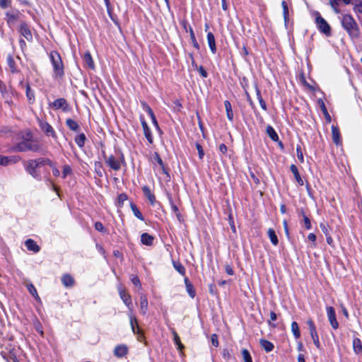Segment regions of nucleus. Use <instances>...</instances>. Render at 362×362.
Masks as SVG:
<instances>
[{"mask_svg": "<svg viewBox=\"0 0 362 362\" xmlns=\"http://www.w3.org/2000/svg\"><path fill=\"white\" fill-rule=\"evenodd\" d=\"M103 156L105 158L106 164L114 170H119L121 168L120 162L117 160L114 156L111 155L108 157L105 156V152H103Z\"/></svg>", "mask_w": 362, "mask_h": 362, "instance_id": "13", "label": "nucleus"}, {"mask_svg": "<svg viewBox=\"0 0 362 362\" xmlns=\"http://www.w3.org/2000/svg\"><path fill=\"white\" fill-rule=\"evenodd\" d=\"M211 344L214 346L218 347L219 345L218 340V336L216 334H213L211 337Z\"/></svg>", "mask_w": 362, "mask_h": 362, "instance_id": "62", "label": "nucleus"}, {"mask_svg": "<svg viewBox=\"0 0 362 362\" xmlns=\"http://www.w3.org/2000/svg\"><path fill=\"white\" fill-rule=\"evenodd\" d=\"M153 237L147 233H144L141 235V242L143 245L150 246L153 244Z\"/></svg>", "mask_w": 362, "mask_h": 362, "instance_id": "28", "label": "nucleus"}, {"mask_svg": "<svg viewBox=\"0 0 362 362\" xmlns=\"http://www.w3.org/2000/svg\"><path fill=\"white\" fill-rule=\"evenodd\" d=\"M37 168H39V166L35 159L29 160L25 165V171L33 178L40 180L42 177L40 173L37 170Z\"/></svg>", "mask_w": 362, "mask_h": 362, "instance_id": "5", "label": "nucleus"}, {"mask_svg": "<svg viewBox=\"0 0 362 362\" xmlns=\"http://www.w3.org/2000/svg\"><path fill=\"white\" fill-rule=\"evenodd\" d=\"M296 153H297V157H298V160H300V162L303 163L304 157H303V151H302V149H301V147L300 145H297Z\"/></svg>", "mask_w": 362, "mask_h": 362, "instance_id": "57", "label": "nucleus"}, {"mask_svg": "<svg viewBox=\"0 0 362 362\" xmlns=\"http://www.w3.org/2000/svg\"><path fill=\"white\" fill-rule=\"evenodd\" d=\"M36 162H37V165L39 167L43 166L45 165H49V167H54V163L49 158H39L35 159Z\"/></svg>", "mask_w": 362, "mask_h": 362, "instance_id": "42", "label": "nucleus"}, {"mask_svg": "<svg viewBox=\"0 0 362 362\" xmlns=\"http://www.w3.org/2000/svg\"><path fill=\"white\" fill-rule=\"evenodd\" d=\"M306 323L308 326L310 334L313 340V343H314L315 346L318 349H321V344L320 342L319 336L317 332L316 327H315L314 322L311 319H309L307 320Z\"/></svg>", "mask_w": 362, "mask_h": 362, "instance_id": "6", "label": "nucleus"}, {"mask_svg": "<svg viewBox=\"0 0 362 362\" xmlns=\"http://www.w3.org/2000/svg\"><path fill=\"white\" fill-rule=\"evenodd\" d=\"M117 290H118L119 297L122 299V300L123 301V303L127 307L129 312H132L133 304H132L131 296L129 293H126V291H124V289L123 288V287L121 284L118 285Z\"/></svg>", "mask_w": 362, "mask_h": 362, "instance_id": "7", "label": "nucleus"}, {"mask_svg": "<svg viewBox=\"0 0 362 362\" xmlns=\"http://www.w3.org/2000/svg\"><path fill=\"white\" fill-rule=\"evenodd\" d=\"M50 105L54 110L62 109L64 112H69L71 110L66 100L62 98L56 99Z\"/></svg>", "mask_w": 362, "mask_h": 362, "instance_id": "11", "label": "nucleus"}, {"mask_svg": "<svg viewBox=\"0 0 362 362\" xmlns=\"http://www.w3.org/2000/svg\"><path fill=\"white\" fill-rule=\"evenodd\" d=\"M19 160V157L16 156H5L0 155V165L7 166L10 164L16 163Z\"/></svg>", "mask_w": 362, "mask_h": 362, "instance_id": "17", "label": "nucleus"}, {"mask_svg": "<svg viewBox=\"0 0 362 362\" xmlns=\"http://www.w3.org/2000/svg\"><path fill=\"white\" fill-rule=\"evenodd\" d=\"M83 62L88 66V68L93 70L95 69V64L90 52H87L83 55Z\"/></svg>", "mask_w": 362, "mask_h": 362, "instance_id": "30", "label": "nucleus"}, {"mask_svg": "<svg viewBox=\"0 0 362 362\" xmlns=\"http://www.w3.org/2000/svg\"><path fill=\"white\" fill-rule=\"evenodd\" d=\"M141 106L143 110L150 116L151 122L153 126L155 127L156 129L160 134H163V132L159 127L158 122L151 107L146 102H141Z\"/></svg>", "mask_w": 362, "mask_h": 362, "instance_id": "9", "label": "nucleus"}, {"mask_svg": "<svg viewBox=\"0 0 362 362\" xmlns=\"http://www.w3.org/2000/svg\"><path fill=\"white\" fill-rule=\"evenodd\" d=\"M25 245L28 250L37 253L40 252V247L36 243V242L33 239H27L25 241Z\"/></svg>", "mask_w": 362, "mask_h": 362, "instance_id": "18", "label": "nucleus"}, {"mask_svg": "<svg viewBox=\"0 0 362 362\" xmlns=\"http://www.w3.org/2000/svg\"><path fill=\"white\" fill-rule=\"evenodd\" d=\"M66 124L69 127V129L71 131L78 132L79 131V125L78 123L74 119L69 118L66 120Z\"/></svg>", "mask_w": 362, "mask_h": 362, "instance_id": "35", "label": "nucleus"}, {"mask_svg": "<svg viewBox=\"0 0 362 362\" xmlns=\"http://www.w3.org/2000/svg\"><path fill=\"white\" fill-rule=\"evenodd\" d=\"M153 159L160 166V168H162L163 173L164 174L167 175L168 177H170L169 173H168V170L166 169V168L165 167L164 163L158 153H157V152L154 153Z\"/></svg>", "mask_w": 362, "mask_h": 362, "instance_id": "26", "label": "nucleus"}, {"mask_svg": "<svg viewBox=\"0 0 362 362\" xmlns=\"http://www.w3.org/2000/svg\"><path fill=\"white\" fill-rule=\"evenodd\" d=\"M180 23H181L183 29L186 32H189V36H190V39H191L192 43L193 45V47L196 49L199 50L200 49V46H199V43L197 42V41L196 40V37H195L193 28L191 27L190 25H189V23H187V20H182L180 22Z\"/></svg>", "mask_w": 362, "mask_h": 362, "instance_id": "8", "label": "nucleus"}, {"mask_svg": "<svg viewBox=\"0 0 362 362\" xmlns=\"http://www.w3.org/2000/svg\"><path fill=\"white\" fill-rule=\"evenodd\" d=\"M320 228L325 236L330 235L329 234L330 228L327 223H320Z\"/></svg>", "mask_w": 362, "mask_h": 362, "instance_id": "52", "label": "nucleus"}, {"mask_svg": "<svg viewBox=\"0 0 362 362\" xmlns=\"http://www.w3.org/2000/svg\"><path fill=\"white\" fill-rule=\"evenodd\" d=\"M267 135L269 136V138L274 141H279V136L277 133L276 132L275 129L271 126L268 125L266 129Z\"/></svg>", "mask_w": 362, "mask_h": 362, "instance_id": "33", "label": "nucleus"}, {"mask_svg": "<svg viewBox=\"0 0 362 362\" xmlns=\"http://www.w3.org/2000/svg\"><path fill=\"white\" fill-rule=\"evenodd\" d=\"M19 32L28 41L33 40L31 30L25 22H22L20 24Z\"/></svg>", "mask_w": 362, "mask_h": 362, "instance_id": "14", "label": "nucleus"}, {"mask_svg": "<svg viewBox=\"0 0 362 362\" xmlns=\"http://www.w3.org/2000/svg\"><path fill=\"white\" fill-rule=\"evenodd\" d=\"M268 236L270 239L271 243L274 245H277L279 243V239L276 234L275 230L273 228H269L267 231Z\"/></svg>", "mask_w": 362, "mask_h": 362, "instance_id": "38", "label": "nucleus"}, {"mask_svg": "<svg viewBox=\"0 0 362 362\" xmlns=\"http://www.w3.org/2000/svg\"><path fill=\"white\" fill-rule=\"evenodd\" d=\"M328 320L334 329L339 327V323L336 317L335 309L332 306L326 308Z\"/></svg>", "mask_w": 362, "mask_h": 362, "instance_id": "12", "label": "nucleus"}, {"mask_svg": "<svg viewBox=\"0 0 362 362\" xmlns=\"http://www.w3.org/2000/svg\"><path fill=\"white\" fill-rule=\"evenodd\" d=\"M128 196L125 193H121L118 195L116 206L117 208H122L124 205V202L127 200Z\"/></svg>", "mask_w": 362, "mask_h": 362, "instance_id": "45", "label": "nucleus"}, {"mask_svg": "<svg viewBox=\"0 0 362 362\" xmlns=\"http://www.w3.org/2000/svg\"><path fill=\"white\" fill-rule=\"evenodd\" d=\"M332 136L333 142L336 145H339L341 144V136L338 127L335 125H332Z\"/></svg>", "mask_w": 362, "mask_h": 362, "instance_id": "23", "label": "nucleus"}, {"mask_svg": "<svg viewBox=\"0 0 362 362\" xmlns=\"http://www.w3.org/2000/svg\"><path fill=\"white\" fill-rule=\"evenodd\" d=\"M224 106L226 108V116L229 121L233 122V112L232 110V106L228 100L224 101Z\"/></svg>", "mask_w": 362, "mask_h": 362, "instance_id": "32", "label": "nucleus"}, {"mask_svg": "<svg viewBox=\"0 0 362 362\" xmlns=\"http://www.w3.org/2000/svg\"><path fill=\"white\" fill-rule=\"evenodd\" d=\"M207 41L210 50L213 54H215L217 51L215 37L211 32L207 33Z\"/></svg>", "mask_w": 362, "mask_h": 362, "instance_id": "21", "label": "nucleus"}, {"mask_svg": "<svg viewBox=\"0 0 362 362\" xmlns=\"http://www.w3.org/2000/svg\"><path fill=\"white\" fill-rule=\"evenodd\" d=\"M39 127L41 130L45 133V134L47 136H52V138H56V132L53 127L46 121L43 119L38 120Z\"/></svg>", "mask_w": 362, "mask_h": 362, "instance_id": "10", "label": "nucleus"}, {"mask_svg": "<svg viewBox=\"0 0 362 362\" xmlns=\"http://www.w3.org/2000/svg\"><path fill=\"white\" fill-rule=\"evenodd\" d=\"M185 284L188 295L192 298H194L196 295L195 290L194 289L192 284L189 281L187 276L185 277Z\"/></svg>", "mask_w": 362, "mask_h": 362, "instance_id": "27", "label": "nucleus"}, {"mask_svg": "<svg viewBox=\"0 0 362 362\" xmlns=\"http://www.w3.org/2000/svg\"><path fill=\"white\" fill-rule=\"evenodd\" d=\"M21 140L15 143L11 147L13 152L33 151L39 153L42 150V146L33 141V135L30 131L21 132L19 134Z\"/></svg>", "mask_w": 362, "mask_h": 362, "instance_id": "1", "label": "nucleus"}, {"mask_svg": "<svg viewBox=\"0 0 362 362\" xmlns=\"http://www.w3.org/2000/svg\"><path fill=\"white\" fill-rule=\"evenodd\" d=\"M71 173H72L71 168L69 165H65L63 167V170H62V177H63V178H66V177L68 175H70Z\"/></svg>", "mask_w": 362, "mask_h": 362, "instance_id": "55", "label": "nucleus"}, {"mask_svg": "<svg viewBox=\"0 0 362 362\" xmlns=\"http://www.w3.org/2000/svg\"><path fill=\"white\" fill-rule=\"evenodd\" d=\"M130 207H131V209H132L134 215L137 218H139L141 221H144V216L142 215V214L141 213V211H139V209H138L136 205L134 203H133L132 202H130Z\"/></svg>", "mask_w": 362, "mask_h": 362, "instance_id": "39", "label": "nucleus"}, {"mask_svg": "<svg viewBox=\"0 0 362 362\" xmlns=\"http://www.w3.org/2000/svg\"><path fill=\"white\" fill-rule=\"evenodd\" d=\"M33 325L36 332L39 333L40 336L43 337L44 332L41 322L37 319H36L33 322Z\"/></svg>", "mask_w": 362, "mask_h": 362, "instance_id": "49", "label": "nucleus"}, {"mask_svg": "<svg viewBox=\"0 0 362 362\" xmlns=\"http://www.w3.org/2000/svg\"><path fill=\"white\" fill-rule=\"evenodd\" d=\"M242 355L245 362H252L251 355L248 350L244 349L242 350Z\"/></svg>", "mask_w": 362, "mask_h": 362, "instance_id": "53", "label": "nucleus"}, {"mask_svg": "<svg viewBox=\"0 0 362 362\" xmlns=\"http://www.w3.org/2000/svg\"><path fill=\"white\" fill-rule=\"evenodd\" d=\"M353 349L356 354H362V342L359 338L355 337L353 339Z\"/></svg>", "mask_w": 362, "mask_h": 362, "instance_id": "25", "label": "nucleus"}, {"mask_svg": "<svg viewBox=\"0 0 362 362\" xmlns=\"http://www.w3.org/2000/svg\"><path fill=\"white\" fill-rule=\"evenodd\" d=\"M107 8V14H108V16L110 17V18L111 19V21L116 25H117L119 28H120L119 26V23L118 22V20H117V18L115 15L113 14V11H112V6H110V7H106Z\"/></svg>", "mask_w": 362, "mask_h": 362, "instance_id": "47", "label": "nucleus"}, {"mask_svg": "<svg viewBox=\"0 0 362 362\" xmlns=\"http://www.w3.org/2000/svg\"><path fill=\"white\" fill-rule=\"evenodd\" d=\"M354 10L356 13H362V2L356 4L354 8Z\"/></svg>", "mask_w": 362, "mask_h": 362, "instance_id": "64", "label": "nucleus"}, {"mask_svg": "<svg viewBox=\"0 0 362 362\" xmlns=\"http://www.w3.org/2000/svg\"><path fill=\"white\" fill-rule=\"evenodd\" d=\"M316 238H316V235L315 233H311L308 234V240L309 241L313 242V247L316 246V243H315Z\"/></svg>", "mask_w": 362, "mask_h": 362, "instance_id": "63", "label": "nucleus"}, {"mask_svg": "<svg viewBox=\"0 0 362 362\" xmlns=\"http://www.w3.org/2000/svg\"><path fill=\"white\" fill-rule=\"evenodd\" d=\"M290 170L291 171V173L293 174V176H294V178L296 180V181L297 182V183L300 185V186H302L304 185V182L299 173V171L298 170V168L296 165L294 164H292L291 166H290Z\"/></svg>", "mask_w": 362, "mask_h": 362, "instance_id": "22", "label": "nucleus"}, {"mask_svg": "<svg viewBox=\"0 0 362 362\" xmlns=\"http://www.w3.org/2000/svg\"><path fill=\"white\" fill-rule=\"evenodd\" d=\"M342 28L346 31L351 39H358L360 36V28L355 19L349 14L343 15L341 19Z\"/></svg>", "mask_w": 362, "mask_h": 362, "instance_id": "2", "label": "nucleus"}, {"mask_svg": "<svg viewBox=\"0 0 362 362\" xmlns=\"http://www.w3.org/2000/svg\"><path fill=\"white\" fill-rule=\"evenodd\" d=\"M27 288L30 295H32L38 303H41V299L37 294V290L34 285L33 284H29L27 285Z\"/></svg>", "mask_w": 362, "mask_h": 362, "instance_id": "34", "label": "nucleus"}, {"mask_svg": "<svg viewBox=\"0 0 362 362\" xmlns=\"http://www.w3.org/2000/svg\"><path fill=\"white\" fill-rule=\"evenodd\" d=\"M142 192L144 196L148 199L151 206H154L156 204V197L153 193L151 192L149 187L145 185L142 187Z\"/></svg>", "mask_w": 362, "mask_h": 362, "instance_id": "19", "label": "nucleus"}, {"mask_svg": "<svg viewBox=\"0 0 362 362\" xmlns=\"http://www.w3.org/2000/svg\"><path fill=\"white\" fill-rule=\"evenodd\" d=\"M62 283L65 287H72L74 285L75 281L72 276L65 274L62 276Z\"/></svg>", "mask_w": 362, "mask_h": 362, "instance_id": "24", "label": "nucleus"}, {"mask_svg": "<svg viewBox=\"0 0 362 362\" xmlns=\"http://www.w3.org/2000/svg\"><path fill=\"white\" fill-rule=\"evenodd\" d=\"M339 0H329V4L335 13H339V9L338 8Z\"/></svg>", "mask_w": 362, "mask_h": 362, "instance_id": "58", "label": "nucleus"}, {"mask_svg": "<svg viewBox=\"0 0 362 362\" xmlns=\"http://www.w3.org/2000/svg\"><path fill=\"white\" fill-rule=\"evenodd\" d=\"M259 344L266 352H271L274 348V344L271 341L264 339H261L259 340Z\"/></svg>", "mask_w": 362, "mask_h": 362, "instance_id": "29", "label": "nucleus"}, {"mask_svg": "<svg viewBox=\"0 0 362 362\" xmlns=\"http://www.w3.org/2000/svg\"><path fill=\"white\" fill-rule=\"evenodd\" d=\"M74 141L79 148H83L85 146L86 136L85 134L81 133L75 137Z\"/></svg>", "mask_w": 362, "mask_h": 362, "instance_id": "36", "label": "nucleus"}, {"mask_svg": "<svg viewBox=\"0 0 362 362\" xmlns=\"http://www.w3.org/2000/svg\"><path fill=\"white\" fill-rule=\"evenodd\" d=\"M7 64L13 73L18 72V69L16 65V62L11 54H8L6 58Z\"/></svg>", "mask_w": 362, "mask_h": 362, "instance_id": "31", "label": "nucleus"}, {"mask_svg": "<svg viewBox=\"0 0 362 362\" xmlns=\"http://www.w3.org/2000/svg\"><path fill=\"white\" fill-rule=\"evenodd\" d=\"M49 57L55 78H62L64 75V67L61 56L57 51H51Z\"/></svg>", "mask_w": 362, "mask_h": 362, "instance_id": "3", "label": "nucleus"}, {"mask_svg": "<svg viewBox=\"0 0 362 362\" xmlns=\"http://www.w3.org/2000/svg\"><path fill=\"white\" fill-rule=\"evenodd\" d=\"M16 349L11 345H9V348L8 349V353L4 351H1V355L4 358H5L7 361L12 360L13 362H19L16 356Z\"/></svg>", "mask_w": 362, "mask_h": 362, "instance_id": "15", "label": "nucleus"}, {"mask_svg": "<svg viewBox=\"0 0 362 362\" xmlns=\"http://www.w3.org/2000/svg\"><path fill=\"white\" fill-rule=\"evenodd\" d=\"M291 332L295 339H298L300 337V332L299 329L298 324L296 321H293L291 323Z\"/></svg>", "mask_w": 362, "mask_h": 362, "instance_id": "43", "label": "nucleus"}, {"mask_svg": "<svg viewBox=\"0 0 362 362\" xmlns=\"http://www.w3.org/2000/svg\"><path fill=\"white\" fill-rule=\"evenodd\" d=\"M300 214L303 216V221H304V224H305V228L307 230H310L312 228V225H311V222H310V218H308V216L305 215V214L304 213L303 209L300 210Z\"/></svg>", "mask_w": 362, "mask_h": 362, "instance_id": "48", "label": "nucleus"}, {"mask_svg": "<svg viewBox=\"0 0 362 362\" xmlns=\"http://www.w3.org/2000/svg\"><path fill=\"white\" fill-rule=\"evenodd\" d=\"M166 195H167V198L169 202V204L170 205L172 211L174 214H177V212H180L178 207L175 204V203L173 202L172 194L170 192H167Z\"/></svg>", "mask_w": 362, "mask_h": 362, "instance_id": "46", "label": "nucleus"}, {"mask_svg": "<svg viewBox=\"0 0 362 362\" xmlns=\"http://www.w3.org/2000/svg\"><path fill=\"white\" fill-rule=\"evenodd\" d=\"M144 134L148 142L152 144L153 143V136L150 127L144 130Z\"/></svg>", "mask_w": 362, "mask_h": 362, "instance_id": "50", "label": "nucleus"}, {"mask_svg": "<svg viewBox=\"0 0 362 362\" xmlns=\"http://www.w3.org/2000/svg\"><path fill=\"white\" fill-rule=\"evenodd\" d=\"M174 269L182 276H185L186 269L179 261H173Z\"/></svg>", "mask_w": 362, "mask_h": 362, "instance_id": "40", "label": "nucleus"}, {"mask_svg": "<svg viewBox=\"0 0 362 362\" xmlns=\"http://www.w3.org/2000/svg\"><path fill=\"white\" fill-rule=\"evenodd\" d=\"M140 306L142 313L145 315L148 309V300L144 295L140 297Z\"/></svg>", "mask_w": 362, "mask_h": 362, "instance_id": "44", "label": "nucleus"}, {"mask_svg": "<svg viewBox=\"0 0 362 362\" xmlns=\"http://www.w3.org/2000/svg\"><path fill=\"white\" fill-rule=\"evenodd\" d=\"M94 226H95V229L98 231H100L101 233L106 232V229L103 226V223L100 221L95 222L94 224Z\"/></svg>", "mask_w": 362, "mask_h": 362, "instance_id": "60", "label": "nucleus"}, {"mask_svg": "<svg viewBox=\"0 0 362 362\" xmlns=\"http://www.w3.org/2000/svg\"><path fill=\"white\" fill-rule=\"evenodd\" d=\"M129 322H130L132 330L134 334H136V327H135L134 324L137 323L136 318L132 315V312H130V313L129 314Z\"/></svg>", "mask_w": 362, "mask_h": 362, "instance_id": "51", "label": "nucleus"}, {"mask_svg": "<svg viewBox=\"0 0 362 362\" xmlns=\"http://www.w3.org/2000/svg\"><path fill=\"white\" fill-rule=\"evenodd\" d=\"M172 334L173 336V341H174L175 344L176 345L177 349L180 351L184 349V345L181 343L180 339L177 333L176 332V331L175 329H173Z\"/></svg>", "mask_w": 362, "mask_h": 362, "instance_id": "41", "label": "nucleus"}, {"mask_svg": "<svg viewBox=\"0 0 362 362\" xmlns=\"http://www.w3.org/2000/svg\"><path fill=\"white\" fill-rule=\"evenodd\" d=\"M195 146H196V148L198 151V156H199V159H201V160L203 159V158L204 156V149H203L202 145L199 143H196Z\"/></svg>", "mask_w": 362, "mask_h": 362, "instance_id": "56", "label": "nucleus"}, {"mask_svg": "<svg viewBox=\"0 0 362 362\" xmlns=\"http://www.w3.org/2000/svg\"><path fill=\"white\" fill-rule=\"evenodd\" d=\"M131 281L135 286L141 287V281H140L139 278L137 276L132 275L131 277Z\"/></svg>", "mask_w": 362, "mask_h": 362, "instance_id": "61", "label": "nucleus"}, {"mask_svg": "<svg viewBox=\"0 0 362 362\" xmlns=\"http://www.w3.org/2000/svg\"><path fill=\"white\" fill-rule=\"evenodd\" d=\"M25 94L28 98V103L33 104L35 102V93L31 90L30 86L28 83L25 86Z\"/></svg>", "mask_w": 362, "mask_h": 362, "instance_id": "37", "label": "nucleus"}, {"mask_svg": "<svg viewBox=\"0 0 362 362\" xmlns=\"http://www.w3.org/2000/svg\"><path fill=\"white\" fill-rule=\"evenodd\" d=\"M315 24L318 30L326 36L331 35V27L318 11L315 12Z\"/></svg>", "mask_w": 362, "mask_h": 362, "instance_id": "4", "label": "nucleus"}, {"mask_svg": "<svg viewBox=\"0 0 362 362\" xmlns=\"http://www.w3.org/2000/svg\"><path fill=\"white\" fill-rule=\"evenodd\" d=\"M12 0H0V8L6 9L11 7Z\"/></svg>", "mask_w": 362, "mask_h": 362, "instance_id": "54", "label": "nucleus"}, {"mask_svg": "<svg viewBox=\"0 0 362 362\" xmlns=\"http://www.w3.org/2000/svg\"><path fill=\"white\" fill-rule=\"evenodd\" d=\"M128 349L126 345L120 344L115 347L114 354L118 358H122L127 355Z\"/></svg>", "mask_w": 362, "mask_h": 362, "instance_id": "20", "label": "nucleus"}, {"mask_svg": "<svg viewBox=\"0 0 362 362\" xmlns=\"http://www.w3.org/2000/svg\"><path fill=\"white\" fill-rule=\"evenodd\" d=\"M19 11L16 10L15 11H7L5 13V20L9 27H11L15 21L18 18Z\"/></svg>", "mask_w": 362, "mask_h": 362, "instance_id": "16", "label": "nucleus"}, {"mask_svg": "<svg viewBox=\"0 0 362 362\" xmlns=\"http://www.w3.org/2000/svg\"><path fill=\"white\" fill-rule=\"evenodd\" d=\"M196 68H197V71L199 73V74L201 75V76L202 78H206L208 76V73L206 71V69L204 68L203 66H196Z\"/></svg>", "mask_w": 362, "mask_h": 362, "instance_id": "59", "label": "nucleus"}]
</instances>
